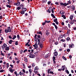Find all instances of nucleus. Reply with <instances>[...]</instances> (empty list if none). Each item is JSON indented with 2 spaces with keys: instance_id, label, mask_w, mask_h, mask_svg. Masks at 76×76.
<instances>
[{
  "instance_id": "nucleus-1",
  "label": "nucleus",
  "mask_w": 76,
  "mask_h": 76,
  "mask_svg": "<svg viewBox=\"0 0 76 76\" xmlns=\"http://www.w3.org/2000/svg\"><path fill=\"white\" fill-rule=\"evenodd\" d=\"M29 55V56L30 58H35V56L33 53H30Z\"/></svg>"
},
{
  "instance_id": "nucleus-2",
  "label": "nucleus",
  "mask_w": 76,
  "mask_h": 76,
  "mask_svg": "<svg viewBox=\"0 0 76 76\" xmlns=\"http://www.w3.org/2000/svg\"><path fill=\"white\" fill-rule=\"evenodd\" d=\"M57 18H55V19H53V22H55L56 23L57 25H58V22L57 21Z\"/></svg>"
},
{
  "instance_id": "nucleus-3",
  "label": "nucleus",
  "mask_w": 76,
  "mask_h": 76,
  "mask_svg": "<svg viewBox=\"0 0 76 76\" xmlns=\"http://www.w3.org/2000/svg\"><path fill=\"white\" fill-rule=\"evenodd\" d=\"M45 40V38H43L42 39H40L41 43H44L43 42H44Z\"/></svg>"
},
{
  "instance_id": "nucleus-4",
  "label": "nucleus",
  "mask_w": 76,
  "mask_h": 76,
  "mask_svg": "<svg viewBox=\"0 0 76 76\" xmlns=\"http://www.w3.org/2000/svg\"><path fill=\"white\" fill-rule=\"evenodd\" d=\"M45 34L47 36H48V35H49V33L48 32V30H46Z\"/></svg>"
},
{
  "instance_id": "nucleus-5",
  "label": "nucleus",
  "mask_w": 76,
  "mask_h": 76,
  "mask_svg": "<svg viewBox=\"0 0 76 76\" xmlns=\"http://www.w3.org/2000/svg\"><path fill=\"white\" fill-rule=\"evenodd\" d=\"M65 68H66V66H65V65L63 66L62 67V70H63V71H64V70H65Z\"/></svg>"
},
{
  "instance_id": "nucleus-6",
  "label": "nucleus",
  "mask_w": 76,
  "mask_h": 76,
  "mask_svg": "<svg viewBox=\"0 0 76 76\" xmlns=\"http://www.w3.org/2000/svg\"><path fill=\"white\" fill-rule=\"evenodd\" d=\"M7 29L8 31H9V32H12V30H11V29L10 28V27H8L7 28Z\"/></svg>"
},
{
  "instance_id": "nucleus-7",
  "label": "nucleus",
  "mask_w": 76,
  "mask_h": 76,
  "mask_svg": "<svg viewBox=\"0 0 76 76\" xmlns=\"http://www.w3.org/2000/svg\"><path fill=\"white\" fill-rule=\"evenodd\" d=\"M54 56H58V53L57 51H55L54 53Z\"/></svg>"
},
{
  "instance_id": "nucleus-8",
  "label": "nucleus",
  "mask_w": 76,
  "mask_h": 76,
  "mask_svg": "<svg viewBox=\"0 0 76 76\" xmlns=\"http://www.w3.org/2000/svg\"><path fill=\"white\" fill-rule=\"evenodd\" d=\"M71 8L72 9V10H75V6H73V5H72L71 6Z\"/></svg>"
},
{
  "instance_id": "nucleus-9",
  "label": "nucleus",
  "mask_w": 76,
  "mask_h": 76,
  "mask_svg": "<svg viewBox=\"0 0 76 76\" xmlns=\"http://www.w3.org/2000/svg\"><path fill=\"white\" fill-rule=\"evenodd\" d=\"M62 28L65 30H66L67 29H68L67 27L66 26L63 27H62Z\"/></svg>"
},
{
  "instance_id": "nucleus-10",
  "label": "nucleus",
  "mask_w": 76,
  "mask_h": 76,
  "mask_svg": "<svg viewBox=\"0 0 76 76\" xmlns=\"http://www.w3.org/2000/svg\"><path fill=\"white\" fill-rule=\"evenodd\" d=\"M25 11H20V13L21 14V15H23L24 14H25Z\"/></svg>"
},
{
  "instance_id": "nucleus-11",
  "label": "nucleus",
  "mask_w": 76,
  "mask_h": 76,
  "mask_svg": "<svg viewBox=\"0 0 76 76\" xmlns=\"http://www.w3.org/2000/svg\"><path fill=\"white\" fill-rule=\"evenodd\" d=\"M5 50L6 51H9V47H6L5 48Z\"/></svg>"
},
{
  "instance_id": "nucleus-12",
  "label": "nucleus",
  "mask_w": 76,
  "mask_h": 76,
  "mask_svg": "<svg viewBox=\"0 0 76 76\" xmlns=\"http://www.w3.org/2000/svg\"><path fill=\"white\" fill-rule=\"evenodd\" d=\"M39 45L40 46V48H42V47H43V45H42V44L41 43H39Z\"/></svg>"
},
{
  "instance_id": "nucleus-13",
  "label": "nucleus",
  "mask_w": 76,
  "mask_h": 76,
  "mask_svg": "<svg viewBox=\"0 0 76 76\" xmlns=\"http://www.w3.org/2000/svg\"><path fill=\"white\" fill-rule=\"evenodd\" d=\"M60 5L61 6H65V3H64L63 2H61Z\"/></svg>"
},
{
  "instance_id": "nucleus-14",
  "label": "nucleus",
  "mask_w": 76,
  "mask_h": 76,
  "mask_svg": "<svg viewBox=\"0 0 76 76\" xmlns=\"http://www.w3.org/2000/svg\"><path fill=\"white\" fill-rule=\"evenodd\" d=\"M73 15H71L70 16V17H69V18L71 20H72L73 19Z\"/></svg>"
},
{
  "instance_id": "nucleus-15",
  "label": "nucleus",
  "mask_w": 76,
  "mask_h": 76,
  "mask_svg": "<svg viewBox=\"0 0 76 76\" xmlns=\"http://www.w3.org/2000/svg\"><path fill=\"white\" fill-rule=\"evenodd\" d=\"M37 34H40L41 35H42V32L41 31H39V32H37Z\"/></svg>"
},
{
  "instance_id": "nucleus-16",
  "label": "nucleus",
  "mask_w": 76,
  "mask_h": 76,
  "mask_svg": "<svg viewBox=\"0 0 76 76\" xmlns=\"http://www.w3.org/2000/svg\"><path fill=\"white\" fill-rule=\"evenodd\" d=\"M12 35L13 36V37L12 39H15V38H16V36L14 35Z\"/></svg>"
},
{
  "instance_id": "nucleus-17",
  "label": "nucleus",
  "mask_w": 76,
  "mask_h": 76,
  "mask_svg": "<svg viewBox=\"0 0 76 76\" xmlns=\"http://www.w3.org/2000/svg\"><path fill=\"white\" fill-rule=\"evenodd\" d=\"M51 16L54 19L56 18V16H54V15L53 14H51Z\"/></svg>"
},
{
  "instance_id": "nucleus-18",
  "label": "nucleus",
  "mask_w": 76,
  "mask_h": 76,
  "mask_svg": "<svg viewBox=\"0 0 76 76\" xmlns=\"http://www.w3.org/2000/svg\"><path fill=\"white\" fill-rule=\"evenodd\" d=\"M22 10L24 12H26V9L25 8H23V9H22Z\"/></svg>"
},
{
  "instance_id": "nucleus-19",
  "label": "nucleus",
  "mask_w": 76,
  "mask_h": 76,
  "mask_svg": "<svg viewBox=\"0 0 76 76\" xmlns=\"http://www.w3.org/2000/svg\"><path fill=\"white\" fill-rule=\"evenodd\" d=\"M3 46H4V48H6V47L7 46V45L6 43H4L3 44Z\"/></svg>"
},
{
  "instance_id": "nucleus-20",
  "label": "nucleus",
  "mask_w": 76,
  "mask_h": 76,
  "mask_svg": "<svg viewBox=\"0 0 76 76\" xmlns=\"http://www.w3.org/2000/svg\"><path fill=\"white\" fill-rule=\"evenodd\" d=\"M20 4V2H17V6H19Z\"/></svg>"
},
{
  "instance_id": "nucleus-21",
  "label": "nucleus",
  "mask_w": 76,
  "mask_h": 76,
  "mask_svg": "<svg viewBox=\"0 0 76 76\" xmlns=\"http://www.w3.org/2000/svg\"><path fill=\"white\" fill-rule=\"evenodd\" d=\"M29 72L30 75H31V74H32V70L31 69H29Z\"/></svg>"
},
{
  "instance_id": "nucleus-22",
  "label": "nucleus",
  "mask_w": 76,
  "mask_h": 76,
  "mask_svg": "<svg viewBox=\"0 0 76 76\" xmlns=\"http://www.w3.org/2000/svg\"><path fill=\"white\" fill-rule=\"evenodd\" d=\"M50 55H46L45 56V58H48V57H50Z\"/></svg>"
},
{
  "instance_id": "nucleus-23",
  "label": "nucleus",
  "mask_w": 76,
  "mask_h": 76,
  "mask_svg": "<svg viewBox=\"0 0 76 76\" xmlns=\"http://www.w3.org/2000/svg\"><path fill=\"white\" fill-rule=\"evenodd\" d=\"M6 6L7 7H9V9H10V8H11V7H12V6H11L9 5H6Z\"/></svg>"
},
{
  "instance_id": "nucleus-24",
  "label": "nucleus",
  "mask_w": 76,
  "mask_h": 76,
  "mask_svg": "<svg viewBox=\"0 0 76 76\" xmlns=\"http://www.w3.org/2000/svg\"><path fill=\"white\" fill-rule=\"evenodd\" d=\"M70 23L71 24H73V23H74V21L73 20H71Z\"/></svg>"
},
{
  "instance_id": "nucleus-25",
  "label": "nucleus",
  "mask_w": 76,
  "mask_h": 76,
  "mask_svg": "<svg viewBox=\"0 0 76 76\" xmlns=\"http://www.w3.org/2000/svg\"><path fill=\"white\" fill-rule=\"evenodd\" d=\"M35 44L36 45H39V42H38V41H37L36 42Z\"/></svg>"
},
{
  "instance_id": "nucleus-26",
  "label": "nucleus",
  "mask_w": 76,
  "mask_h": 76,
  "mask_svg": "<svg viewBox=\"0 0 76 76\" xmlns=\"http://www.w3.org/2000/svg\"><path fill=\"white\" fill-rule=\"evenodd\" d=\"M4 31L6 33H8L9 32V30H8V29H5L4 30Z\"/></svg>"
},
{
  "instance_id": "nucleus-27",
  "label": "nucleus",
  "mask_w": 76,
  "mask_h": 76,
  "mask_svg": "<svg viewBox=\"0 0 76 76\" xmlns=\"http://www.w3.org/2000/svg\"><path fill=\"white\" fill-rule=\"evenodd\" d=\"M39 68L38 66H36L34 68V70H38Z\"/></svg>"
},
{
  "instance_id": "nucleus-28",
  "label": "nucleus",
  "mask_w": 76,
  "mask_h": 76,
  "mask_svg": "<svg viewBox=\"0 0 76 76\" xmlns=\"http://www.w3.org/2000/svg\"><path fill=\"white\" fill-rule=\"evenodd\" d=\"M19 6L20 8H23V5L22 4H21Z\"/></svg>"
},
{
  "instance_id": "nucleus-29",
  "label": "nucleus",
  "mask_w": 76,
  "mask_h": 76,
  "mask_svg": "<svg viewBox=\"0 0 76 76\" xmlns=\"http://www.w3.org/2000/svg\"><path fill=\"white\" fill-rule=\"evenodd\" d=\"M62 58L64 60H67V58L64 56H62Z\"/></svg>"
},
{
  "instance_id": "nucleus-30",
  "label": "nucleus",
  "mask_w": 76,
  "mask_h": 76,
  "mask_svg": "<svg viewBox=\"0 0 76 76\" xmlns=\"http://www.w3.org/2000/svg\"><path fill=\"white\" fill-rule=\"evenodd\" d=\"M43 3H46L47 1V0H43L42 1Z\"/></svg>"
},
{
  "instance_id": "nucleus-31",
  "label": "nucleus",
  "mask_w": 76,
  "mask_h": 76,
  "mask_svg": "<svg viewBox=\"0 0 76 76\" xmlns=\"http://www.w3.org/2000/svg\"><path fill=\"white\" fill-rule=\"evenodd\" d=\"M12 39L10 40V41L9 42V44H12Z\"/></svg>"
},
{
  "instance_id": "nucleus-32",
  "label": "nucleus",
  "mask_w": 76,
  "mask_h": 76,
  "mask_svg": "<svg viewBox=\"0 0 76 76\" xmlns=\"http://www.w3.org/2000/svg\"><path fill=\"white\" fill-rule=\"evenodd\" d=\"M23 74V72H19V75L20 76H22Z\"/></svg>"
},
{
  "instance_id": "nucleus-33",
  "label": "nucleus",
  "mask_w": 76,
  "mask_h": 76,
  "mask_svg": "<svg viewBox=\"0 0 76 76\" xmlns=\"http://www.w3.org/2000/svg\"><path fill=\"white\" fill-rule=\"evenodd\" d=\"M51 10H52L51 9H48V13H50L51 12Z\"/></svg>"
},
{
  "instance_id": "nucleus-34",
  "label": "nucleus",
  "mask_w": 76,
  "mask_h": 76,
  "mask_svg": "<svg viewBox=\"0 0 76 76\" xmlns=\"http://www.w3.org/2000/svg\"><path fill=\"white\" fill-rule=\"evenodd\" d=\"M60 41H62V42H64L66 41V40L64 39H62Z\"/></svg>"
},
{
  "instance_id": "nucleus-35",
  "label": "nucleus",
  "mask_w": 76,
  "mask_h": 76,
  "mask_svg": "<svg viewBox=\"0 0 76 76\" xmlns=\"http://www.w3.org/2000/svg\"><path fill=\"white\" fill-rule=\"evenodd\" d=\"M69 3H67L66 4V3L65 2V7H66V6H67V5H69Z\"/></svg>"
},
{
  "instance_id": "nucleus-36",
  "label": "nucleus",
  "mask_w": 76,
  "mask_h": 76,
  "mask_svg": "<svg viewBox=\"0 0 76 76\" xmlns=\"http://www.w3.org/2000/svg\"><path fill=\"white\" fill-rule=\"evenodd\" d=\"M24 61L26 62H28V59H27V58H25V60H24Z\"/></svg>"
},
{
  "instance_id": "nucleus-37",
  "label": "nucleus",
  "mask_w": 76,
  "mask_h": 76,
  "mask_svg": "<svg viewBox=\"0 0 76 76\" xmlns=\"http://www.w3.org/2000/svg\"><path fill=\"white\" fill-rule=\"evenodd\" d=\"M70 37H67L66 39V41H70Z\"/></svg>"
},
{
  "instance_id": "nucleus-38",
  "label": "nucleus",
  "mask_w": 76,
  "mask_h": 76,
  "mask_svg": "<svg viewBox=\"0 0 76 76\" xmlns=\"http://www.w3.org/2000/svg\"><path fill=\"white\" fill-rule=\"evenodd\" d=\"M17 38H18V39H20V36H19V35H17Z\"/></svg>"
},
{
  "instance_id": "nucleus-39",
  "label": "nucleus",
  "mask_w": 76,
  "mask_h": 76,
  "mask_svg": "<svg viewBox=\"0 0 76 76\" xmlns=\"http://www.w3.org/2000/svg\"><path fill=\"white\" fill-rule=\"evenodd\" d=\"M49 73H50V74H52L53 75H54V73L53 72V71H50V72Z\"/></svg>"
},
{
  "instance_id": "nucleus-40",
  "label": "nucleus",
  "mask_w": 76,
  "mask_h": 76,
  "mask_svg": "<svg viewBox=\"0 0 76 76\" xmlns=\"http://www.w3.org/2000/svg\"><path fill=\"white\" fill-rule=\"evenodd\" d=\"M67 3H68L69 4H71V1H70V0H69V1H67Z\"/></svg>"
},
{
  "instance_id": "nucleus-41",
  "label": "nucleus",
  "mask_w": 76,
  "mask_h": 76,
  "mask_svg": "<svg viewBox=\"0 0 76 76\" xmlns=\"http://www.w3.org/2000/svg\"><path fill=\"white\" fill-rule=\"evenodd\" d=\"M20 9H21V8H20V7L19 6V7H18L17 8V10H20Z\"/></svg>"
},
{
  "instance_id": "nucleus-42",
  "label": "nucleus",
  "mask_w": 76,
  "mask_h": 76,
  "mask_svg": "<svg viewBox=\"0 0 76 76\" xmlns=\"http://www.w3.org/2000/svg\"><path fill=\"white\" fill-rule=\"evenodd\" d=\"M37 40V41L39 42V43H41V40H40V39H38Z\"/></svg>"
},
{
  "instance_id": "nucleus-43",
  "label": "nucleus",
  "mask_w": 76,
  "mask_h": 76,
  "mask_svg": "<svg viewBox=\"0 0 76 76\" xmlns=\"http://www.w3.org/2000/svg\"><path fill=\"white\" fill-rule=\"evenodd\" d=\"M15 42V45H18V41H16V42Z\"/></svg>"
},
{
  "instance_id": "nucleus-44",
  "label": "nucleus",
  "mask_w": 76,
  "mask_h": 76,
  "mask_svg": "<svg viewBox=\"0 0 76 76\" xmlns=\"http://www.w3.org/2000/svg\"><path fill=\"white\" fill-rule=\"evenodd\" d=\"M66 73H67V74H69V71L68 70L66 69Z\"/></svg>"
},
{
  "instance_id": "nucleus-45",
  "label": "nucleus",
  "mask_w": 76,
  "mask_h": 76,
  "mask_svg": "<svg viewBox=\"0 0 76 76\" xmlns=\"http://www.w3.org/2000/svg\"><path fill=\"white\" fill-rule=\"evenodd\" d=\"M51 1H49L48 2V5H50V4H51Z\"/></svg>"
},
{
  "instance_id": "nucleus-46",
  "label": "nucleus",
  "mask_w": 76,
  "mask_h": 76,
  "mask_svg": "<svg viewBox=\"0 0 76 76\" xmlns=\"http://www.w3.org/2000/svg\"><path fill=\"white\" fill-rule=\"evenodd\" d=\"M55 4H56L57 5H59V3L58 2H55Z\"/></svg>"
},
{
  "instance_id": "nucleus-47",
  "label": "nucleus",
  "mask_w": 76,
  "mask_h": 76,
  "mask_svg": "<svg viewBox=\"0 0 76 76\" xmlns=\"http://www.w3.org/2000/svg\"><path fill=\"white\" fill-rule=\"evenodd\" d=\"M45 23H50V21H47L46 20L45 21Z\"/></svg>"
},
{
  "instance_id": "nucleus-48",
  "label": "nucleus",
  "mask_w": 76,
  "mask_h": 76,
  "mask_svg": "<svg viewBox=\"0 0 76 76\" xmlns=\"http://www.w3.org/2000/svg\"><path fill=\"white\" fill-rule=\"evenodd\" d=\"M10 72H11V73H13V69H10V70H9Z\"/></svg>"
},
{
  "instance_id": "nucleus-49",
  "label": "nucleus",
  "mask_w": 76,
  "mask_h": 76,
  "mask_svg": "<svg viewBox=\"0 0 76 76\" xmlns=\"http://www.w3.org/2000/svg\"><path fill=\"white\" fill-rule=\"evenodd\" d=\"M55 26V28L56 29H58V27H57V25H55L54 26Z\"/></svg>"
},
{
  "instance_id": "nucleus-50",
  "label": "nucleus",
  "mask_w": 76,
  "mask_h": 76,
  "mask_svg": "<svg viewBox=\"0 0 76 76\" xmlns=\"http://www.w3.org/2000/svg\"><path fill=\"white\" fill-rule=\"evenodd\" d=\"M66 51L67 52H70V50L69 49H67L66 50Z\"/></svg>"
},
{
  "instance_id": "nucleus-51",
  "label": "nucleus",
  "mask_w": 76,
  "mask_h": 76,
  "mask_svg": "<svg viewBox=\"0 0 76 76\" xmlns=\"http://www.w3.org/2000/svg\"><path fill=\"white\" fill-rule=\"evenodd\" d=\"M69 48H73V47H74V46H72V45H69Z\"/></svg>"
},
{
  "instance_id": "nucleus-52",
  "label": "nucleus",
  "mask_w": 76,
  "mask_h": 76,
  "mask_svg": "<svg viewBox=\"0 0 76 76\" xmlns=\"http://www.w3.org/2000/svg\"><path fill=\"white\" fill-rule=\"evenodd\" d=\"M29 42H27L26 44L25 45V46L26 47V46H27L28 45V44H29Z\"/></svg>"
},
{
  "instance_id": "nucleus-53",
  "label": "nucleus",
  "mask_w": 76,
  "mask_h": 76,
  "mask_svg": "<svg viewBox=\"0 0 76 76\" xmlns=\"http://www.w3.org/2000/svg\"><path fill=\"white\" fill-rule=\"evenodd\" d=\"M35 39H34V41H37V40H38V38H35Z\"/></svg>"
},
{
  "instance_id": "nucleus-54",
  "label": "nucleus",
  "mask_w": 76,
  "mask_h": 76,
  "mask_svg": "<svg viewBox=\"0 0 76 76\" xmlns=\"http://www.w3.org/2000/svg\"><path fill=\"white\" fill-rule=\"evenodd\" d=\"M22 53H23V50H21L20 51V53L21 54H22Z\"/></svg>"
},
{
  "instance_id": "nucleus-55",
  "label": "nucleus",
  "mask_w": 76,
  "mask_h": 76,
  "mask_svg": "<svg viewBox=\"0 0 76 76\" xmlns=\"http://www.w3.org/2000/svg\"><path fill=\"white\" fill-rule=\"evenodd\" d=\"M10 66H11V68H13V65L10 64Z\"/></svg>"
},
{
  "instance_id": "nucleus-56",
  "label": "nucleus",
  "mask_w": 76,
  "mask_h": 76,
  "mask_svg": "<svg viewBox=\"0 0 76 76\" xmlns=\"http://www.w3.org/2000/svg\"><path fill=\"white\" fill-rule=\"evenodd\" d=\"M37 37L38 38H41V36L40 35H38Z\"/></svg>"
},
{
  "instance_id": "nucleus-57",
  "label": "nucleus",
  "mask_w": 76,
  "mask_h": 76,
  "mask_svg": "<svg viewBox=\"0 0 76 76\" xmlns=\"http://www.w3.org/2000/svg\"><path fill=\"white\" fill-rule=\"evenodd\" d=\"M4 72V70L3 69L1 70L0 71L1 73H2V72Z\"/></svg>"
},
{
  "instance_id": "nucleus-58",
  "label": "nucleus",
  "mask_w": 76,
  "mask_h": 76,
  "mask_svg": "<svg viewBox=\"0 0 76 76\" xmlns=\"http://www.w3.org/2000/svg\"><path fill=\"white\" fill-rule=\"evenodd\" d=\"M45 23H46L45 22L42 23V25H43V26H44V25H45Z\"/></svg>"
},
{
  "instance_id": "nucleus-59",
  "label": "nucleus",
  "mask_w": 76,
  "mask_h": 76,
  "mask_svg": "<svg viewBox=\"0 0 76 76\" xmlns=\"http://www.w3.org/2000/svg\"><path fill=\"white\" fill-rule=\"evenodd\" d=\"M58 44V42H56L55 43V45H57V44Z\"/></svg>"
},
{
  "instance_id": "nucleus-60",
  "label": "nucleus",
  "mask_w": 76,
  "mask_h": 76,
  "mask_svg": "<svg viewBox=\"0 0 76 76\" xmlns=\"http://www.w3.org/2000/svg\"><path fill=\"white\" fill-rule=\"evenodd\" d=\"M51 30L53 32H54V29H53V28H51Z\"/></svg>"
},
{
  "instance_id": "nucleus-61",
  "label": "nucleus",
  "mask_w": 76,
  "mask_h": 76,
  "mask_svg": "<svg viewBox=\"0 0 76 76\" xmlns=\"http://www.w3.org/2000/svg\"><path fill=\"white\" fill-rule=\"evenodd\" d=\"M26 51H27V49H25L23 51V53H25V52H26Z\"/></svg>"
},
{
  "instance_id": "nucleus-62",
  "label": "nucleus",
  "mask_w": 76,
  "mask_h": 76,
  "mask_svg": "<svg viewBox=\"0 0 76 76\" xmlns=\"http://www.w3.org/2000/svg\"><path fill=\"white\" fill-rule=\"evenodd\" d=\"M34 72L35 73H38V72H37V71H35V70H34Z\"/></svg>"
},
{
  "instance_id": "nucleus-63",
  "label": "nucleus",
  "mask_w": 76,
  "mask_h": 76,
  "mask_svg": "<svg viewBox=\"0 0 76 76\" xmlns=\"http://www.w3.org/2000/svg\"><path fill=\"white\" fill-rule=\"evenodd\" d=\"M59 37H60V38H63V36L60 35H59Z\"/></svg>"
},
{
  "instance_id": "nucleus-64",
  "label": "nucleus",
  "mask_w": 76,
  "mask_h": 76,
  "mask_svg": "<svg viewBox=\"0 0 76 76\" xmlns=\"http://www.w3.org/2000/svg\"><path fill=\"white\" fill-rule=\"evenodd\" d=\"M20 60H19V61H17V63L18 64H19V62H20Z\"/></svg>"
}]
</instances>
